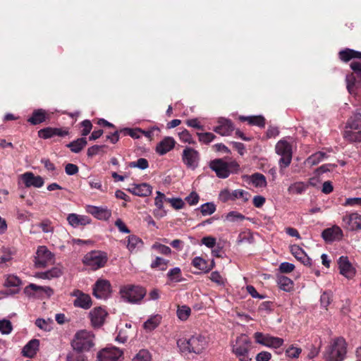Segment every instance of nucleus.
<instances>
[{
    "label": "nucleus",
    "mask_w": 361,
    "mask_h": 361,
    "mask_svg": "<svg viewBox=\"0 0 361 361\" xmlns=\"http://www.w3.org/2000/svg\"><path fill=\"white\" fill-rule=\"evenodd\" d=\"M208 336L195 334L189 338H181L177 340V346L182 353H189L200 355L209 346Z\"/></svg>",
    "instance_id": "nucleus-1"
},
{
    "label": "nucleus",
    "mask_w": 361,
    "mask_h": 361,
    "mask_svg": "<svg viewBox=\"0 0 361 361\" xmlns=\"http://www.w3.org/2000/svg\"><path fill=\"white\" fill-rule=\"evenodd\" d=\"M209 168L219 178H226L231 173H237L240 166L235 161H226L223 159H215L209 161Z\"/></svg>",
    "instance_id": "nucleus-2"
},
{
    "label": "nucleus",
    "mask_w": 361,
    "mask_h": 361,
    "mask_svg": "<svg viewBox=\"0 0 361 361\" xmlns=\"http://www.w3.org/2000/svg\"><path fill=\"white\" fill-rule=\"evenodd\" d=\"M347 352V344L345 339L338 337L331 341L326 353V361H342L344 360Z\"/></svg>",
    "instance_id": "nucleus-3"
},
{
    "label": "nucleus",
    "mask_w": 361,
    "mask_h": 361,
    "mask_svg": "<svg viewBox=\"0 0 361 361\" xmlns=\"http://www.w3.org/2000/svg\"><path fill=\"white\" fill-rule=\"evenodd\" d=\"M252 348V343L250 338L245 334L238 336L232 344V353L240 361H250V351Z\"/></svg>",
    "instance_id": "nucleus-4"
},
{
    "label": "nucleus",
    "mask_w": 361,
    "mask_h": 361,
    "mask_svg": "<svg viewBox=\"0 0 361 361\" xmlns=\"http://www.w3.org/2000/svg\"><path fill=\"white\" fill-rule=\"evenodd\" d=\"M94 334L87 330L78 331L72 341L71 345L74 350L89 351L94 346Z\"/></svg>",
    "instance_id": "nucleus-5"
},
{
    "label": "nucleus",
    "mask_w": 361,
    "mask_h": 361,
    "mask_svg": "<svg viewBox=\"0 0 361 361\" xmlns=\"http://www.w3.org/2000/svg\"><path fill=\"white\" fill-rule=\"evenodd\" d=\"M146 293L145 288L135 285L122 286L119 291L121 297L124 301L133 304L140 302Z\"/></svg>",
    "instance_id": "nucleus-6"
},
{
    "label": "nucleus",
    "mask_w": 361,
    "mask_h": 361,
    "mask_svg": "<svg viewBox=\"0 0 361 361\" xmlns=\"http://www.w3.org/2000/svg\"><path fill=\"white\" fill-rule=\"evenodd\" d=\"M275 150L277 154L281 156L279 161V172L281 174L283 173L284 169L287 168L292 160V147L286 141H279L275 147Z\"/></svg>",
    "instance_id": "nucleus-7"
},
{
    "label": "nucleus",
    "mask_w": 361,
    "mask_h": 361,
    "mask_svg": "<svg viewBox=\"0 0 361 361\" xmlns=\"http://www.w3.org/2000/svg\"><path fill=\"white\" fill-rule=\"evenodd\" d=\"M107 255L101 251H92L83 257V263L93 270L104 267L107 262Z\"/></svg>",
    "instance_id": "nucleus-8"
},
{
    "label": "nucleus",
    "mask_w": 361,
    "mask_h": 361,
    "mask_svg": "<svg viewBox=\"0 0 361 361\" xmlns=\"http://www.w3.org/2000/svg\"><path fill=\"white\" fill-rule=\"evenodd\" d=\"M254 338L257 343L272 348H279L283 344V339L272 336L270 334H264L261 332H255Z\"/></svg>",
    "instance_id": "nucleus-9"
},
{
    "label": "nucleus",
    "mask_w": 361,
    "mask_h": 361,
    "mask_svg": "<svg viewBox=\"0 0 361 361\" xmlns=\"http://www.w3.org/2000/svg\"><path fill=\"white\" fill-rule=\"evenodd\" d=\"M219 197V200L223 202H226L228 200L234 201L239 199L246 202L250 199V195L248 192L243 190L238 189L230 191L228 189H224L220 192Z\"/></svg>",
    "instance_id": "nucleus-10"
},
{
    "label": "nucleus",
    "mask_w": 361,
    "mask_h": 361,
    "mask_svg": "<svg viewBox=\"0 0 361 361\" xmlns=\"http://www.w3.org/2000/svg\"><path fill=\"white\" fill-rule=\"evenodd\" d=\"M182 161L188 168L195 169L199 164L200 153L192 147H186L182 153Z\"/></svg>",
    "instance_id": "nucleus-11"
},
{
    "label": "nucleus",
    "mask_w": 361,
    "mask_h": 361,
    "mask_svg": "<svg viewBox=\"0 0 361 361\" xmlns=\"http://www.w3.org/2000/svg\"><path fill=\"white\" fill-rule=\"evenodd\" d=\"M111 293V283L106 279H98L93 287V295L98 299H106Z\"/></svg>",
    "instance_id": "nucleus-12"
},
{
    "label": "nucleus",
    "mask_w": 361,
    "mask_h": 361,
    "mask_svg": "<svg viewBox=\"0 0 361 361\" xmlns=\"http://www.w3.org/2000/svg\"><path fill=\"white\" fill-rule=\"evenodd\" d=\"M25 293L28 296L43 298L44 296L50 297L54 294V290L49 286H40L34 283H30L24 289Z\"/></svg>",
    "instance_id": "nucleus-13"
},
{
    "label": "nucleus",
    "mask_w": 361,
    "mask_h": 361,
    "mask_svg": "<svg viewBox=\"0 0 361 361\" xmlns=\"http://www.w3.org/2000/svg\"><path fill=\"white\" fill-rule=\"evenodd\" d=\"M123 352L116 347L106 348L97 354L98 361H122Z\"/></svg>",
    "instance_id": "nucleus-14"
},
{
    "label": "nucleus",
    "mask_w": 361,
    "mask_h": 361,
    "mask_svg": "<svg viewBox=\"0 0 361 361\" xmlns=\"http://www.w3.org/2000/svg\"><path fill=\"white\" fill-rule=\"evenodd\" d=\"M35 266L37 268H44L53 261L52 253L45 247L39 246L36 252Z\"/></svg>",
    "instance_id": "nucleus-15"
},
{
    "label": "nucleus",
    "mask_w": 361,
    "mask_h": 361,
    "mask_svg": "<svg viewBox=\"0 0 361 361\" xmlns=\"http://www.w3.org/2000/svg\"><path fill=\"white\" fill-rule=\"evenodd\" d=\"M71 295L75 298L73 305L76 307H80L84 310H88L92 305V299L90 295L82 292L80 290H74Z\"/></svg>",
    "instance_id": "nucleus-16"
},
{
    "label": "nucleus",
    "mask_w": 361,
    "mask_h": 361,
    "mask_svg": "<svg viewBox=\"0 0 361 361\" xmlns=\"http://www.w3.org/2000/svg\"><path fill=\"white\" fill-rule=\"evenodd\" d=\"M338 266L340 274L345 278L351 279L355 276L356 270L347 256H341L339 257L338 259Z\"/></svg>",
    "instance_id": "nucleus-17"
},
{
    "label": "nucleus",
    "mask_w": 361,
    "mask_h": 361,
    "mask_svg": "<svg viewBox=\"0 0 361 361\" xmlns=\"http://www.w3.org/2000/svg\"><path fill=\"white\" fill-rule=\"evenodd\" d=\"M343 226L350 231L361 229V215L357 213L347 214L343 216Z\"/></svg>",
    "instance_id": "nucleus-18"
},
{
    "label": "nucleus",
    "mask_w": 361,
    "mask_h": 361,
    "mask_svg": "<svg viewBox=\"0 0 361 361\" xmlns=\"http://www.w3.org/2000/svg\"><path fill=\"white\" fill-rule=\"evenodd\" d=\"M69 131L67 128L47 127L38 131V136L43 139H49L54 136L65 137Z\"/></svg>",
    "instance_id": "nucleus-19"
},
{
    "label": "nucleus",
    "mask_w": 361,
    "mask_h": 361,
    "mask_svg": "<svg viewBox=\"0 0 361 361\" xmlns=\"http://www.w3.org/2000/svg\"><path fill=\"white\" fill-rule=\"evenodd\" d=\"M107 312L102 307H96L90 312L91 324L94 328H99L103 325Z\"/></svg>",
    "instance_id": "nucleus-20"
},
{
    "label": "nucleus",
    "mask_w": 361,
    "mask_h": 361,
    "mask_svg": "<svg viewBox=\"0 0 361 361\" xmlns=\"http://www.w3.org/2000/svg\"><path fill=\"white\" fill-rule=\"evenodd\" d=\"M86 211L99 220H108L111 216V212L107 207L88 205Z\"/></svg>",
    "instance_id": "nucleus-21"
},
{
    "label": "nucleus",
    "mask_w": 361,
    "mask_h": 361,
    "mask_svg": "<svg viewBox=\"0 0 361 361\" xmlns=\"http://www.w3.org/2000/svg\"><path fill=\"white\" fill-rule=\"evenodd\" d=\"M176 145V141L172 137H165L156 146L155 152L159 155H164L171 151Z\"/></svg>",
    "instance_id": "nucleus-22"
},
{
    "label": "nucleus",
    "mask_w": 361,
    "mask_h": 361,
    "mask_svg": "<svg viewBox=\"0 0 361 361\" xmlns=\"http://www.w3.org/2000/svg\"><path fill=\"white\" fill-rule=\"evenodd\" d=\"M343 236V231L338 226L324 229L322 233V237L326 242H333L340 240Z\"/></svg>",
    "instance_id": "nucleus-23"
},
{
    "label": "nucleus",
    "mask_w": 361,
    "mask_h": 361,
    "mask_svg": "<svg viewBox=\"0 0 361 361\" xmlns=\"http://www.w3.org/2000/svg\"><path fill=\"white\" fill-rule=\"evenodd\" d=\"M234 130L233 123L225 118L219 121V125L214 128V131L222 136H228Z\"/></svg>",
    "instance_id": "nucleus-24"
},
{
    "label": "nucleus",
    "mask_w": 361,
    "mask_h": 361,
    "mask_svg": "<svg viewBox=\"0 0 361 361\" xmlns=\"http://www.w3.org/2000/svg\"><path fill=\"white\" fill-rule=\"evenodd\" d=\"M128 190L132 194L140 197H147L151 195L152 188L148 183L133 184Z\"/></svg>",
    "instance_id": "nucleus-25"
},
{
    "label": "nucleus",
    "mask_w": 361,
    "mask_h": 361,
    "mask_svg": "<svg viewBox=\"0 0 361 361\" xmlns=\"http://www.w3.org/2000/svg\"><path fill=\"white\" fill-rule=\"evenodd\" d=\"M22 179L26 187L34 186L41 188L44 185V179L39 176H34L31 172H26L22 175Z\"/></svg>",
    "instance_id": "nucleus-26"
},
{
    "label": "nucleus",
    "mask_w": 361,
    "mask_h": 361,
    "mask_svg": "<svg viewBox=\"0 0 361 361\" xmlns=\"http://www.w3.org/2000/svg\"><path fill=\"white\" fill-rule=\"evenodd\" d=\"M67 221L68 224L74 228H77L79 226H86L91 222V219L89 216L74 213L68 215Z\"/></svg>",
    "instance_id": "nucleus-27"
},
{
    "label": "nucleus",
    "mask_w": 361,
    "mask_h": 361,
    "mask_svg": "<svg viewBox=\"0 0 361 361\" xmlns=\"http://www.w3.org/2000/svg\"><path fill=\"white\" fill-rule=\"evenodd\" d=\"M39 341L38 339H32L23 348L22 355L24 357L32 358L39 350Z\"/></svg>",
    "instance_id": "nucleus-28"
},
{
    "label": "nucleus",
    "mask_w": 361,
    "mask_h": 361,
    "mask_svg": "<svg viewBox=\"0 0 361 361\" xmlns=\"http://www.w3.org/2000/svg\"><path fill=\"white\" fill-rule=\"evenodd\" d=\"M291 253L294 257L301 262L304 265L310 267L312 259L306 255L304 250L298 245H293L290 247Z\"/></svg>",
    "instance_id": "nucleus-29"
},
{
    "label": "nucleus",
    "mask_w": 361,
    "mask_h": 361,
    "mask_svg": "<svg viewBox=\"0 0 361 361\" xmlns=\"http://www.w3.org/2000/svg\"><path fill=\"white\" fill-rule=\"evenodd\" d=\"M338 56L342 61L348 62L353 59H361V51L347 48L340 51Z\"/></svg>",
    "instance_id": "nucleus-30"
},
{
    "label": "nucleus",
    "mask_w": 361,
    "mask_h": 361,
    "mask_svg": "<svg viewBox=\"0 0 361 361\" xmlns=\"http://www.w3.org/2000/svg\"><path fill=\"white\" fill-rule=\"evenodd\" d=\"M307 183L298 181L290 184L288 188V192L290 195H302L307 190Z\"/></svg>",
    "instance_id": "nucleus-31"
},
{
    "label": "nucleus",
    "mask_w": 361,
    "mask_h": 361,
    "mask_svg": "<svg viewBox=\"0 0 361 361\" xmlns=\"http://www.w3.org/2000/svg\"><path fill=\"white\" fill-rule=\"evenodd\" d=\"M47 119V113L44 110L39 109L35 110L27 121L32 125L39 124Z\"/></svg>",
    "instance_id": "nucleus-32"
},
{
    "label": "nucleus",
    "mask_w": 361,
    "mask_h": 361,
    "mask_svg": "<svg viewBox=\"0 0 361 361\" xmlns=\"http://www.w3.org/2000/svg\"><path fill=\"white\" fill-rule=\"evenodd\" d=\"M277 284L280 289L290 292L293 290V281L287 276L279 275L277 276Z\"/></svg>",
    "instance_id": "nucleus-33"
},
{
    "label": "nucleus",
    "mask_w": 361,
    "mask_h": 361,
    "mask_svg": "<svg viewBox=\"0 0 361 361\" xmlns=\"http://www.w3.org/2000/svg\"><path fill=\"white\" fill-rule=\"evenodd\" d=\"M192 264L197 269L205 273L209 272L213 267L214 262L210 265L200 257H196L192 259Z\"/></svg>",
    "instance_id": "nucleus-34"
},
{
    "label": "nucleus",
    "mask_w": 361,
    "mask_h": 361,
    "mask_svg": "<svg viewBox=\"0 0 361 361\" xmlns=\"http://www.w3.org/2000/svg\"><path fill=\"white\" fill-rule=\"evenodd\" d=\"M142 245L143 242L139 237L135 235H130L128 237L127 248L130 252L140 249Z\"/></svg>",
    "instance_id": "nucleus-35"
},
{
    "label": "nucleus",
    "mask_w": 361,
    "mask_h": 361,
    "mask_svg": "<svg viewBox=\"0 0 361 361\" xmlns=\"http://www.w3.org/2000/svg\"><path fill=\"white\" fill-rule=\"evenodd\" d=\"M87 144L85 137L78 138L77 140L66 145V147L71 149L72 152L79 153Z\"/></svg>",
    "instance_id": "nucleus-36"
},
{
    "label": "nucleus",
    "mask_w": 361,
    "mask_h": 361,
    "mask_svg": "<svg viewBox=\"0 0 361 361\" xmlns=\"http://www.w3.org/2000/svg\"><path fill=\"white\" fill-rule=\"evenodd\" d=\"M241 121H247L249 124L257 126L259 127H264L265 125V119L262 116H243L239 117Z\"/></svg>",
    "instance_id": "nucleus-37"
},
{
    "label": "nucleus",
    "mask_w": 361,
    "mask_h": 361,
    "mask_svg": "<svg viewBox=\"0 0 361 361\" xmlns=\"http://www.w3.org/2000/svg\"><path fill=\"white\" fill-rule=\"evenodd\" d=\"M236 243L238 245L243 243L252 244L254 243L253 233L250 230L241 231L238 234Z\"/></svg>",
    "instance_id": "nucleus-38"
},
{
    "label": "nucleus",
    "mask_w": 361,
    "mask_h": 361,
    "mask_svg": "<svg viewBox=\"0 0 361 361\" xmlns=\"http://www.w3.org/2000/svg\"><path fill=\"white\" fill-rule=\"evenodd\" d=\"M161 322V317L158 314L149 318L144 324L143 328L147 331H152L156 329Z\"/></svg>",
    "instance_id": "nucleus-39"
},
{
    "label": "nucleus",
    "mask_w": 361,
    "mask_h": 361,
    "mask_svg": "<svg viewBox=\"0 0 361 361\" xmlns=\"http://www.w3.org/2000/svg\"><path fill=\"white\" fill-rule=\"evenodd\" d=\"M63 274L62 270L59 267H54L51 269L37 274L39 278L43 279H51L53 278H58Z\"/></svg>",
    "instance_id": "nucleus-40"
},
{
    "label": "nucleus",
    "mask_w": 361,
    "mask_h": 361,
    "mask_svg": "<svg viewBox=\"0 0 361 361\" xmlns=\"http://www.w3.org/2000/svg\"><path fill=\"white\" fill-rule=\"evenodd\" d=\"M66 361H89L83 351L74 350L66 355Z\"/></svg>",
    "instance_id": "nucleus-41"
},
{
    "label": "nucleus",
    "mask_w": 361,
    "mask_h": 361,
    "mask_svg": "<svg viewBox=\"0 0 361 361\" xmlns=\"http://www.w3.org/2000/svg\"><path fill=\"white\" fill-rule=\"evenodd\" d=\"M250 181L257 188H264L267 184L265 176L259 173L252 174L250 176Z\"/></svg>",
    "instance_id": "nucleus-42"
},
{
    "label": "nucleus",
    "mask_w": 361,
    "mask_h": 361,
    "mask_svg": "<svg viewBox=\"0 0 361 361\" xmlns=\"http://www.w3.org/2000/svg\"><path fill=\"white\" fill-rule=\"evenodd\" d=\"M347 127L354 130L361 128V114H353L347 122Z\"/></svg>",
    "instance_id": "nucleus-43"
},
{
    "label": "nucleus",
    "mask_w": 361,
    "mask_h": 361,
    "mask_svg": "<svg viewBox=\"0 0 361 361\" xmlns=\"http://www.w3.org/2000/svg\"><path fill=\"white\" fill-rule=\"evenodd\" d=\"M167 278L171 282L178 283L183 281L181 270L179 267L170 269L167 273Z\"/></svg>",
    "instance_id": "nucleus-44"
},
{
    "label": "nucleus",
    "mask_w": 361,
    "mask_h": 361,
    "mask_svg": "<svg viewBox=\"0 0 361 361\" xmlns=\"http://www.w3.org/2000/svg\"><path fill=\"white\" fill-rule=\"evenodd\" d=\"M325 157L326 154L324 152H318L308 157L306 163L310 166H314L323 161Z\"/></svg>",
    "instance_id": "nucleus-45"
},
{
    "label": "nucleus",
    "mask_w": 361,
    "mask_h": 361,
    "mask_svg": "<svg viewBox=\"0 0 361 361\" xmlns=\"http://www.w3.org/2000/svg\"><path fill=\"white\" fill-rule=\"evenodd\" d=\"M203 216L211 215L216 211V205L213 202H207L198 208Z\"/></svg>",
    "instance_id": "nucleus-46"
},
{
    "label": "nucleus",
    "mask_w": 361,
    "mask_h": 361,
    "mask_svg": "<svg viewBox=\"0 0 361 361\" xmlns=\"http://www.w3.org/2000/svg\"><path fill=\"white\" fill-rule=\"evenodd\" d=\"M120 133L124 135H129L133 138H140L142 135V130L140 128H125L120 130Z\"/></svg>",
    "instance_id": "nucleus-47"
},
{
    "label": "nucleus",
    "mask_w": 361,
    "mask_h": 361,
    "mask_svg": "<svg viewBox=\"0 0 361 361\" xmlns=\"http://www.w3.org/2000/svg\"><path fill=\"white\" fill-rule=\"evenodd\" d=\"M169 260L164 258L157 257L155 259L151 264V268L156 269L159 268L161 271H164L167 269Z\"/></svg>",
    "instance_id": "nucleus-48"
},
{
    "label": "nucleus",
    "mask_w": 361,
    "mask_h": 361,
    "mask_svg": "<svg viewBox=\"0 0 361 361\" xmlns=\"http://www.w3.org/2000/svg\"><path fill=\"white\" fill-rule=\"evenodd\" d=\"M191 310L186 305L178 306L177 310V316L182 320L185 321L190 316Z\"/></svg>",
    "instance_id": "nucleus-49"
},
{
    "label": "nucleus",
    "mask_w": 361,
    "mask_h": 361,
    "mask_svg": "<svg viewBox=\"0 0 361 361\" xmlns=\"http://www.w3.org/2000/svg\"><path fill=\"white\" fill-rule=\"evenodd\" d=\"M133 361H152L149 352L147 350H140L133 358Z\"/></svg>",
    "instance_id": "nucleus-50"
},
{
    "label": "nucleus",
    "mask_w": 361,
    "mask_h": 361,
    "mask_svg": "<svg viewBox=\"0 0 361 361\" xmlns=\"http://www.w3.org/2000/svg\"><path fill=\"white\" fill-rule=\"evenodd\" d=\"M345 80L347 83V89L349 93H355L357 83L355 76L353 74L348 75L346 76Z\"/></svg>",
    "instance_id": "nucleus-51"
},
{
    "label": "nucleus",
    "mask_w": 361,
    "mask_h": 361,
    "mask_svg": "<svg viewBox=\"0 0 361 361\" xmlns=\"http://www.w3.org/2000/svg\"><path fill=\"white\" fill-rule=\"evenodd\" d=\"M245 219V217L244 215L235 211L228 212L225 217L226 221L229 222L243 221Z\"/></svg>",
    "instance_id": "nucleus-52"
},
{
    "label": "nucleus",
    "mask_w": 361,
    "mask_h": 361,
    "mask_svg": "<svg viewBox=\"0 0 361 361\" xmlns=\"http://www.w3.org/2000/svg\"><path fill=\"white\" fill-rule=\"evenodd\" d=\"M128 166L130 168H138L142 170H145L148 168V161L145 158H140L136 161H132L128 164Z\"/></svg>",
    "instance_id": "nucleus-53"
},
{
    "label": "nucleus",
    "mask_w": 361,
    "mask_h": 361,
    "mask_svg": "<svg viewBox=\"0 0 361 361\" xmlns=\"http://www.w3.org/2000/svg\"><path fill=\"white\" fill-rule=\"evenodd\" d=\"M197 135L200 142L207 145L212 142L216 137L215 135L212 133H197Z\"/></svg>",
    "instance_id": "nucleus-54"
},
{
    "label": "nucleus",
    "mask_w": 361,
    "mask_h": 361,
    "mask_svg": "<svg viewBox=\"0 0 361 361\" xmlns=\"http://www.w3.org/2000/svg\"><path fill=\"white\" fill-rule=\"evenodd\" d=\"M180 140L185 142L188 144H195V141L193 140L192 135L187 130H183V131L180 132L178 133Z\"/></svg>",
    "instance_id": "nucleus-55"
},
{
    "label": "nucleus",
    "mask_w": 361,
    "mask_h": 361,
    "mask_svg": "<svg viewBox=\"0 0 361 361\" xmlns=\"http://www.w3.org/2000/svg\"><path fill=\"white\" fill-rule=\"evenodd\" d=\"M13 329L11 322L8 319L0 320V331L3 334H8Z\"/></svg>",
    "instance_id": "nucleus-56"
},
{
    "label": "nucleus",
    "mask_w": 361,
    "mask_h": 361,
    "mask_svg": "<svg viewBox=\"0 0 361 361\" xmlns=\"http://www.w3.org/2000/svg\"><path fill=\"white\" fill-rule=\"evenodd\" d=\"M167 199L168 198L166 197L164 193L161 192L160 191L157 192V197H155L154 200V204L157 209H159V211H161L163 209L164 202H167Z\"/></svg>",
    "instance_id": "nucleus-57"
},
{
    "label": "nucleus",
    "mask_w": 361,
    "mask_h": 361,
    "mask_svg": "<svg viewBox=\"0 0 361 361\" xmlns=\"http://www.w3.org/2000/svg\"><path fill=\"white\" fill-rule=\"evenodd\" d=\"M20 284V279L14 275L8 276L5 282V285L8 287H18Z\"/></svg>",
    "instance_id": "nucleus-58"
},
{
    "label": "nucleus",
    "mask_w": 361,
    "mask_h": 361,
    "mask_svg": "<svg viewBox=\"0 0 361 361\" xmlns=\"http://www.w3.org/2000/svg\"><path fill=\"white\" fill-rule=\"evenodd\" d=\"M345 137L351 142L361 141V130L357 132L345 131Z\"/></svg>",
    "instance_id": "nucleus-59"
},
{
    "label": "nucleus",
    "mask_w": 361,
    "mask_h": 361,
    "mask_svg": "<svg viewBox=\"0 0 361 361\" xmlns=\"http://www.w3.org/2000/svg\"><path fill=\"white\" fill-rule=\"evenodd\" d=\"M302 350L300 348L294 347L293 345L290 346L286 350V355L290 358H297L301 353Z\"/></svg>",
    "instance_id": "nucleus-60"
},
{
    "label": "nucleus",
    "mask_w": 361,
    "mask_h": 361,
    "mask_svg": "<svg viewBox=\"0 0 361 361\" xmlns=\"http://www.w3.org/2000/svg\"><path fill=\"white\" fill-rule=\"evenodd\" d=\"M152 248L157 250L159 252L165 255H169L171 252V250L169 247L162 244L155 243L152 245Z\"/></svg>",
    "instance_id": "nucleus-61"
},
{
    "label": "nucleus",
    "mask_w": 361,
    "mask_h": 361,
    "mask_svg": "<svg viewBox=\"0 0 361 361\" xmlns=\"http://www.w3.org/2000/svg\"><path fill=\"white\" fill-rule=\"evenodd\" d=\"M81 126L83 127V129L81 131V135L85 137L90 133L92 128V124L90 120H85L82 121Z\"/></svg>",
    "instance_id": "nucleus-62"
},
{
    "label": "nucleus",
    "mask_w": 361,
    "mask_h": 361,
    "mask_svg": "<svg viewBox=\"0 0 361 361\" xmlns=\"http://www.w3.org/2000/svg\"><path fill=\"white\" fill-rule=\"evenodd\" d=\"M167 202L176 209H182L185 204L180 198H169Z\"/></svg>",
    "instance_id": "nucleus-63"
},
{
    "label": "nucleus",
    "mask_w": 361,
    "mask_h": 361,
    "mask_svg": "<svg viewBox=\"0 0 361 361\" xmlns=\"http://www.w3.org/2000/svg\"><path fill=\"white\" fill-rule=\"evenodd\" d=\"M350 68L355 72V73L357 75V77L361 82V62H352L350 63Z\"/></svg>",
    "instance_id": "nucleus-64"
}]
</instances>
